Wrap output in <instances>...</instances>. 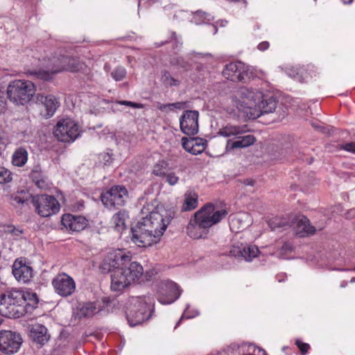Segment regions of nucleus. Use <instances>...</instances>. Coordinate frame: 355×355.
I'll return each instance as SVG.
<instances>
[{
	"label": "nucleus",
	"instance_id": "obj_1",
	"mask_svg": "<svg viewBox=\"0 0 355 355\" xmlns=\"http://www.w3.org/2000/svg\"><path fill=\"white\" fill-rule=\"evenodd\" d=\"M100 268L102 272H111V289L114 291H122L144 274L142 266L131 261V257L121 250L109 254Z\"/></svg>",
	"mask_w": 355,
	"mask_h": 355
},
{
	"label": "nucleus",
	"instance_id": "obj_2",
	"mask_svg": "<svg viewBox=\"0 0 355 355\" xmlns=\"http://www.w3.org/2000/svg\"><path fill=\"white\" fill-rule=\"evenodd\" d=\"M169 220L157 211H152L132 227V239L139 247L157 243L165 232Z\"/></svg>",
	"mask_w": 355,
	"mask_h": 355
},
{
	"label": "nucleus",
	"instance_id": "obj_3",
	"mask_svg": "<svg viewBox=\"0 0 355 355\" xmlns=\"http://www.w3.org/2000/svg\"><path fill=\"white\" fill-rule=\"evenodd\" d=\"M236 107L255 119L264 114L273 112L277 105V100L272 96L264 95L252 88L241 87L236 93Z\"/></svg>",
	"mask_w": 355,
	"mask_h": 355
},
{
	"label": "nucleus",
	"instance_id": "obj_4",
	"mask_svg": "<svg viewBox=\"0 0 355 355\" xmlns=\"http://www.w3.org/2000/svg\"><path fill=\"white\" fill-rule=\"evenodd\" d=\"M37 294L30 291L12 290L0 297V314L10 318H19L31 313L37 307Z\"/></svg>",
	"mask_w": 355,
	"mask_h": 355
},
{
	"label": "nucleus",
	"instance_id": "obj_5",
	"mask_svg": "<svg viewBox=\"0 0 355 355\" xmlns=\"http://www.w3.org/2000/svg\"><path fill=\"white\" fill-rule=\"evenodd\" d=\"M226 209H215L214 205L207 203L195 213L187 225V234L194 239L206 236L208 230L226 217Z\"/></svg>",
	"mask_w": 355,
	"mask_h": 355
},
{
	"label": "nucleus",
	"instance_id": "obj_6",
	"mask_svg": "<svg viewBox=\"0 0 355 355\" xmlns=\"http://www.w3.org/2000/svg\"><path fill=\"white\" fill-rule=\"evenodd\" d=\"M31 199L37 214L42 217H49L60 211V203L54 196L48 195L33 196L27 190L17 191L12 195L10 202L14 207H21L27 205Z\"/></svg>",
	"mask_w": 355,
	"mask_h": 355
},
{
	"label": "nucleus",
	"instance_id": "obj_7",
	"mask_svg": "<svg viewBox=\"0 0 355 355\" xmlns=\"http://www.w3.org/2000/svg\"><path fill=\"white\" fill-rule=\"evenodd\" d=\"M46 67V70H33L29 71V73L39 79L47 80L51 78L52 74L62 71H78L81 69V65L77 58L59 54L48 58Z\"/></svg>",
	"mask_w": 355,
	"mask_h": 355
},
{
	"label": "nucleus",
	"instance_id": "obj_8",
	"mask_svg": "<svg viewBox=\"0 0 355 355\" xmlns=\"http://www.w3.org/2000/svg\"><path fill=\"white\" fill-rule=\"evenodd\" d=\"M153 311L152 299L150 296L134 297L130 301V307L126 314L130 327L143 323L148 320Z\"/></svg>",
	"mask_w": 355,
	"mask_h": 355
},
{
	"label": "nucleus",
	"instance_id": "obj_9",
	"mask_svg": "<svg viewBox=\"0 0 355 355\" xmlns=\"http://www.w3.org/2000/svg\"><path fill=\"white\" fill-rule=\"evenodd\" d=\"M248 131V125H227L226 126L220 128L218 134L224 137H235L236 140L233 141L231 139L227 140L226 144V149L227 150H232L236 148H244L254 144L256 141V138L252 135H248L241 136Z\"/></svg>",
	"mask_w": 355,
	"mask_h": 355
},
{
	"label": "nucleus",
	"instance_id": "obj_10",
	"mask_svg": "<svg viewBox=\"0 0 355 355\" xmlns=\"http://www.w3.org/2000/svg\"><path fill=\"white\" fill-rule=\"evenodd\" d=\"M35 92V85L26 80H15L7 87L8 98L17 105H24L29 102Z\"/></svg>",
	"mask_w": 355,
	"mask_h": 355
},
{
	"label": "nucleus",
	"instance_id": "obj_11",
	"mask_svg": "<svg viewBox=\"0 0 355 355\" xmlns=\"http://www.w3.org/2000/svg\"><path fill=\"white\" fill-rule=\"evenodd\" d=\"M53 134L59 141L70 143L74 141L79 137L80 128L73 120L63 119L57 123Z\"/></svg>",
	"mask_w": 355,
	"mask_h": 355
},
{
	"label": "nucleus",
	"instance_id": "obj_12",
	"mask_svg": "<svg viewBox=\"0 0 355 355\" xmlns=\"http://www.w3.org/2000/svg\"><path fill=\"white\" fill-rule=\"evenodd\" d=\"M23 343L19 333L10 330L0 331V352L5 355L17 353Z\"/></svg>",
	"mask_w": 355,
	"mask_h": 355
},
{
	"label": "nucleus",
	"instance_id": "obj_13",
	"mask_svg": "<svg viewBox=\"0 0 355 355\" xmlns=\"http://www.w3.org/2000/svg\"><path fill=\"white\" fill-rule=\"evenodd\" d=\"M128 193L122 185H115L109 190L103 192L101 198L103 204L109 209L121 207L125 205Z\"/></svg>",
	"mask_w": 355,
	"mask_h": 355
},
{
	"label": "nucleus",
	"instance_id": "obj_14",
	"mask_svg": "<svg viewBox=\"0 0 355 355\" xmlns=\"http://www.w3.org/2000/svg\"><path fill=\"white\" fill-rule=\"evenodd\" d=\"M223 76L234 82H245L250 78L249 69L243 62H234L226 64L223 71Z\"/></svg>",
	"mask_w": 355,
	"mask_h": 355
},
{
	"label": "nucleus",
	"instance_id": "obj_15",
	"mask_svg": "<svg viewBox=\"0 0 355 355\" xmlns=\"http://www.w3.org/2000/svg\"><path fill=\"white\" fill-rule=\"evenodd\" d=\"M52 286L57 294L62 297L71 295L76 290V283L66 273L57 275L52 280Z\"/></svg>",
	"mask_w": 355,
	"mask_h": 355
},
{
	"label": "nucleus",
	"instance_id": "obj_16",
	"mask_svg": "<svg viewBox=\"0 0 355 355\" xmlns=\"http://www.w3.org/2000/svg\"><path fill=\"white\" fill-rule=\"evenodd\" d=\"M199 113L196 110H187L180 118L181 131L187 135H194L198 132Z\"/></svg>",
	"mask_w": 355,
	"mask_h": 355
},
{
	"label": "nucleus",
	"instance_id": "obj_17",
	"mask_svg": "<svg viewBox=\"0 0 355 355\" xmlns=\"http://www.w3.org/2000/svg\"><path fill=\"white\" fill-rule=\"evenodd\" d=\"M159 291L157 297L158 301L162 304H170L177 300L180 295L181 291L178 285L171 281H167Z\"/></svg>",
	"mask_w": 355,
	"mask_h": 355
},
{
	"label": "nucleus",
	"instance_id": "obj_18",
	"mask_svg": "<svg viewBox=\"0 0 355 355\" xmlns=\"http://www.w3.org/2000/svg\"><path fill=\"white\" fill-rule=\"evenodd\" d=\"M37 101L40 104V114L46 119L51 117L60 106L57 98L52 95H40Z\"/></svg>",
	"mask_w": 355,
	"mask_h": 355
},
{
	"label": "nucleus",
	"instance_id": "obj_19",
	"mask_svg": "<svg viewBox=\"0 0 355 355\" xmlns=\"http://www.w3.org/2000/svg\"><path fill=\"white\" fill-rule=\"evenodd\" d=\"M61 223L69 231L80 232L87 227V220L82 216L66 214L62 216Z\"/></svg>",
	"mask_w": 355,
	"mask_h": 355
},
{
	"label": "nucleus",
	"instance_id": "obj_20",
	"mask_svg": "<svg viewBox=\"0 0 355 355\" xmlns=\"http://www.w3.org/2000/svg\"><path fill=\"white\" fill-rule=\"evenodd\" d=\"M12 274L18 282L27 283L33 277V268L21 262L15 261L12 266Z\"/></svg>",
	"mask_w": 355,
	"mask_h": 355
},
{
	"label": "nucleus",
	"instance_id": "obj_21",
	"mask_svg": "<svg viewBox=\"0 0 355 355\" xmlns=\"http://www.w3.org/2000/svg\"><path fill=\"white\" fill-rule=\"evenodd\" d=\"M315 232V227L310 224L309 220L306 217L302 216L297 219L295 233L300 237H304L313 234Z\"/></svg>",
	"mask_w": 355,
	"mask_h": 355
},
{
	"label": "nucleus",
	"instance_id": "obj_22",
	"mask_svg": "<svg viewBox=\"0 0 355 355\" xmlns=\"http://www.w3.org/2000/svg\"><path fill=\"white\" fill-rule=\"evenodd\" d=\"M128 219V214L124 210H120L116 213L111 219V223L113 225L114 229L121 232L126 229V221Z\"/></svg>",
	"mask_w": 355,
	"mask_h": 355
},
{
	"label": "nucleus",
	"instance_id": "obj_23",
	"mask_svg": "<svg viewBox=\"0 0 355 355\" xmlns=\"http://www.w3.org/2000/svg\"><path fill=\"white\" fill-rule=\"evenodd\" d=\"M100 311V306H97L96 302H87L79 304L77 314L79 318H89Z\"/></svg>",
	"mask_w": 355,
	"mask_h": 355
},
{
	"label": "nucleus",
	"instance_id": "obj_24",
	"mask_svg": "<svg viewBox=\"0 0 355 355\" xmlns=\"http://www.w3.org/2000/svg\"><path fill=\"white\" fill-rule=\"evenodd\" d=\"M198 196L194 191H187L184 194V202L182 206V211H188L196 209L198 207Z\"/></svg>",
	"mask_w": 355,
	"mask_h": 355
},
{
	"label": "nucleus",
	"instance_id": "obj_25",
	"mask_svg": "<svg viewBox=\"0 0 355 355\" xmlns=\"http://www.w3.org/2000/svg\"><path fill=\"white\" fill-rule=\"evenodd\" d=\"M28 160V152L24 148L17 149L12 157V162L16 166H23Z\"/></svg>",
	"mask_w": 355,
	"mask_h": 355
},
{
	"label": "nucleus",
	"instance_id": "obj_26",
	"mask_svg": "<svg viewBox=\"0 0 355 355\" xmlns=\"http://www.w3.org/2000/svg\"><path fill=\"white\" fill-rule=\"evenodd\" d=\"M47 329L44 326H38L31 331V336L37 343L44 345L49 340L46 334Z\"/></svg>",
	"mask_w": 355,
	"mask_h": 355
},
{
	"label": "nucleus",
	"instance_id": "obj_27",
	"mask_svg": "<svg viewBox=\"0 0 355 355\" xmlns=\"http://www.w3.org/2000/svg\"><path fill=\"white\" fill-rule=\"evenodd\" d=\"M169 169V163L164 159H160L153 166V174L157 177H164Z\"/></svg>",
	"mask_w": 355,
	"mask_h": 355
},
{
	"label": "nucleus",
	"instance_id": "obj_28",
	"mask_svg": "<svg viewBox=\"0 0 355 355\" xmlns=\"http://www.w3.org/2000/svg\"><path fill=\"white\" fill-rule=\"evenodd\" d=\"M187 107V102H175L168 104L158 103L157 107L162 112L168 113L170 112H173L175 110H184Z\"/></svg>",
	"mask_w": 355,
	"mask_h": 355
},
{
	"label": "nucleus",
	"instance_id": "obj_29",
	"mask_svg": "<svg viewBox=\"0 0 355 355\" xmlns=\"http://www.w3.org/2000/svg\"><path fill=\"white\" fill-rule=\"evenodd\" d=\"M259 252V250L255 245L243 246V259L247 261L257 257Z\"/></svg>",
	"mask_w": 355,
	"mask_h": 355
},
{
	"label": "nucleus",
	"instance_id": "obj_30",
	"mask_svg": "<svg viewBox=\"0 0 355 355\" xmlns=\"http://www.w3.org/2000/svg\"><path fill=\"white\" fill-rule=\"evenodd\" d=\"M268 224L272 231H276L280 228L290 226L288 222H286L284 220L277 217L270 219L268 222Z\"/></svg>",
	"mask_w": 355,
	"mask_h": 355
},
{
	"label": "nucleus",
	"instance_id": "obj_31",
	"mask_svg": "<svg viewBox=\"0 0 355 355\" xmlns=\"http://www.w3.org/2000/svg\"><path fill=\"white\" fill-rule=\"evenodd\" d=\"M161 80L168 87L178 86L179 85V80L171 76L170 73L166 70L162 71Z\"/></svg>",
	"mask_w": 355,
	"mask_h": 355
},
{
	"label": "nucleus",
	"instance_id": "obj_32",
	"mask_svg": "<svg viewBox=\"0 0 355 355\" xmlns=\"http://www.w3.org/2000/svg\"><path fill=\"white\" fill-rule=\"evenodd\" d=\"M126 69L121 66H119L114 69L111 72V76L115 81H121L126 76Z\"/></svg>",
	"mask_w": 355,
	"mask_h": 355
},
{
	"label": "nucleus",
	"instance_id": "obj_33",
	"mask_svg": "<svg viewBox=\"0 0 355 355\" xmlns=\"http://www.w3.org/2000/svg\"><path fill=\"white\" fill-rule=\"evenodd\" d=\"M12 180V174L4 167H0V184L10 182Z\"/></svg>",
	"mask_w": 355,
	"mask_h": 355
},
{
	"label": "nucleus",
	"instance_id": "obj_34",
	"mask_svg": "<svg viewBox=\"0 0 355 355\" xmlns=\"http://www.w3.org/2000/svg\"><path fill=\"white\" fill-rule=\"evenodd\" d=\"M182 148L185 150L191 153L192 149L193 147V137H191V138L182 137Z\"/></svg>",
	"mask_w": 355,
	"mask_h": 355
},
{
	"label": "nucleus",
	"instance_id": "obj_35",
	"mask_svg": "<svg viewBox=\"0 0 355 355\" xmlns=\"http://www.w3.org/2000/svg\"><path fill=\"white\" fill-rule=\"evenodd\" d=\"M230 255L238 259L243 258V245L232 246L230 250Z\"/></svg>",
	"mask_w": 355,
	"mask_h": 355
},
{
	"label": "nucleus",
	"instance_id": "obj_36",
	"mask_svg": "<svg viewBox=\"0 0 355 355\" xmlns=\"http://www.w3.org/2000/svg\"><path fill=\"white\" fill-rule=\"evenodd\" d=\"M31 178L34 182L44 178L41 168L39 166H36L33 168L31 173Z\"/></svg>",
	"mask_w": 355,
	"mask_h": 355
},
{
	"label": "nucleus",
	"instance_id": "obj_37",
	"mask_svg": "<svg viewBox=\"0 0 355 355\" xmlns=\"http://www.w3.org/2000/svg\"><path fill=\"white\" fill-rule=\"evenodd\" d=\"M295 345L297 346L302 355L306 354L310 349V345L308 343H303L299 339L295 340Z\"/></svg>",
	"mask_w": 355,
	"mask_h": 355
},
{
	"label": "nucleus",
	"instance_id": "obj_38",
	"mask_svg": "<svg viewBox=\"0 0 355 355\" xmlns=\"http://www.w3.org/2000/svg\"><path fill=\"white\" fill-rule=\"evenodd\" d=\"M164 177L166 178V182L170 185H175L179 180V177L175 173H168Z\"/></svg>",
	"mask_w": 355,
	"mask_h": 355
},
{
	"label": "nucleus",
	"instance_id": "obj_39",
	"mask_svg": "<svg viewBox=\"0 0 355 355\" xmlns=\"http://www.w3.org/2000/svg\"><path fill=\"white\" fill-rule=\"evenodd\" d=\"M35 185L41 189H46L47 187V183L44 178H40V180L35 182Z\"/></svg>",
	"mask_w": 355,
	"mask_h": 355
},
{
	"label": "nucleus",
	"instance_id": "obj_40",
	"mask_svg": "<svg viewBox=\"0 0 355 355\" xmlns=\"http://www.w3.org/2000/svg\"><path fill=\"white\" fill-rule=\"evenodd\" d=\"M102 158L105 164H110L113 160L112 155L109 153L102 154Z\"/></svg>",
	"mask_w": 355,
	"mask_h": 355
},
{
	"label": "nucleus",
	"instance_id": "obj_41",
	"mask_svg": "<svg viewBox=\"0 0 355 355\" xmlns=\"http://www.w3.org/2000/svg\"><path fill=\"white\" fill-rule=\"evenodd\" d=\"M205 147L203 146H195L193 145L191 154L193 155H198L204 151Z\"/></svg>",
	"mask_w": 355,
	"mask_h": 355
},
{
	"label": "nucleus",
	"instance_id": "obj_42",
	"mask_svg": "<svg viewBox=\"0 0 355 355\" xmlns=\"http://www.w3.org/2000/svg\"><path fill=\"white\" fill-rule=\"evenodd\" d=\"M193 145L195 146H203L205 147L207 141L198 137H193Z\"/></svg>",
	"mask_w": 355,
	"mask_h": 355
},
{
	"label": "nucleus",
	"instance_id": "obj_43",
	"mask_svg": "<svg viewBox=\"0 0 355 355\" xmlns=\"http://www.w3.org/2000/svg\"><path fill=\"white\" fill-rule=\"evenodd\" d=\"M193 145L195 146H203L205 147L207 141L198 137H193Z\"/></svg>",
	"mask_w": 355,
	"mask_h": 355
},
{
	"label": "nucleus",
	"instance_id": "obj_44",
	"mask_svg": "<svg viewBox=\"0 0 355 355\" xmlns=\"http://www.w3.org/2000/svg\"><path fill=\"white\" fill-rule=\"evenodd\" d=\"M198 56H200L202 59H208V60H214V56L210 53H193Z\"/></svg>",
	"mask_w": 355,
	"mask_h": 355
},
{
	"label": "nucleus",
	"instance_id": "obj_45",
	"mask_svg": "<svg viewBox=\"0 0 355 355\" xmlns=\"http://www.w3.org/2000/svg\"><path fill=\"white\" fill-rule=\"evenodd\" d=\"M4 92L0 89V112L4 109Z\"/></svg>",
	"mask_w": 355,
	"mask_h": 355
},
{
	"label": "nucleus",
	"instance_id": "obj_46",
	"mask_svg": "<svg viewBox=\"0 0 355 355\" xmlns=\"http://www.w3.org/2000/svg\"><path fill=\"white\" fill-rule=\"evenodd\" d=\"M257 48L260 51H265L269 48V43L268 42H262L259 44Z\"/></svg>",
	"mask_w": 355,
	"mask_h": 355
},
{
	"label": "nucleus",
	"instance_id": "obj_47",
	"mask_svg": "<svg viewBox=\"0 0 355 355\" xmlns=\"http://www.w3.org/2000/svg\"><path fill=\"white\" fill-rule=\"evenodd\" d=\"M345 149L347 151L355 153V142L347 144L345 145Z\"/></svg>",
	"mask_w": 355,
	"mask_h": 355
},
{
	"label": "nucleus",
	"instance_id": "obj_48",
	"mask_svg": "<svg viewBox=\"0 0 355 355\" xmlns=\"http://www.w3.org/2000/svg\"><path fill=\"white\" fill-rule=\"evenodd\" d=\"M292 250H293L292 245L288 243H285L282 247V250L285 251V252L291 251Z\"/></svg>",
	"mask_w": 355,
	"mask_h": 355
},
{
	"label": "nucleus",
	"instance_id": "obj_49",
	"mask_svg": "<svg viewBox=\"0 0 355 355\" xmlns=\"http://www.w3.org/2000/svg\"><path fill=\"white\" fill-rule=\"evenodd\" d=\"M130 107H132L133 108L141 109L144 108V105L141 103L130 101Z\"/></svg>",
	"mask_w": 355,
	"mask_h": 355
},
{
	"label": "nucleus",
	"instance_id": "obj_50",
	"mask_svg": "<svg viewBox=\"0 0 355 355\" xmlns=\"http://www.w3.org/2000/svg\"><path fill=\"white\" fill-rule=\"evenodd\" d=\"M254 180L250 178L246 179L243 181V184L246 186H254Z\"/></svg>",
	"mask_w": 355,
	"mask_h": 355
},
{
	"label": "nucleus",
	"instance_id": "obj_51",
	"mask_svg": "<svg viewBox=\"0 0 355 355\" xmlns=\"http://www.w3.org/2000/svg\"><path fill=\"white\" fill-rule=\"evenodd\" d=\"M11 233L15 236H20L22 234V231L16 228H13L11 230Z\"/></svg>",
	"mask_w": 355,
	"mask_h": 355
},
{
	"label": "nucleus",
	"instance_id": "obj_52",
	"mask_svg": "<svg viewBox=\"0 0 355 355\" xmlns=\"http://www.w3.org/2000/svg\"><path fill=\"white\" fill-rule=\"evenodd\" d=\"M119 105L130 106V101H120L118 102Z\"/></svg>",
	"mask_w": 355,
	"mask_h": 355
},
{
	"label": "nucleus",
	"instance_id": "obj_53",
	"mask_svg": "<svg viewBox=\"0 0 355 355\" xmlns=\"http://www.w3.org/2000/svg\"><path fill=\"white\" fill-rule=\"evenodd\" d=\"M349 217H354L355 216V209H351L348 211Z\"/></svg>",
	"mask_w": 355,
	"mask_h": 355
},
{
	"label": "nucleus",
	"instance_id": "obj_54",
	"mask_svg": "<svg viewBox=\"0 0 355 355\" xmlns=\"http://www.w3.org/2000/svg\"><path fill=\"white\" fill-rule=\"evenodd\" d=\"M341 1L344 4H346V5L351 4L353 1V0H341Z\"/></svg>",
	"mask_w": 355,
	"mask_h": 355
},
{
	"label": "nucleus",
	"instance_id": "obj_55",
	"mask_svg": "<svg viewBox=\"0 0 355 355\" xmlns=\"http://www.w3.org/2000/svg\"><path fill=\"white\" fill-rule=\"evenodd\" d=\"M148 211H149V209L146 207H144V208L141 209V212L143 214H146Z\"/></svg>",
	"mask_w": 355,
	"mask_h": 355
},
{
	"label": "nucleus",
	"instance_id": "obj_56",
	"mask_svg": "<svg viewBox=\"0 0 355 355\" xmlns=\"http://www.w3.org/2000/svg\"><path fill=\"white\" fill-rule=\"evenodd\" d=\"M239 218H237V217H234V218H232V223L233 225H234V223H236V222H237V221H239Z\"/></svg>",
	"mask_w": 355,
	"mask_h": 355
},
{
	"label": "nucleus",
	"instance_id": "obj_57",
	"mask_svg": "<svg viewBox=\"0 0 355 355\" xmlns=\"http://www.w3.org/2000/svg\"><path fill=\"white\" fill-rule=\"evenodd\" d=\"M313 127H314L315 128L318 129L320 127L317 125H315L313 123L311 124Z\"/></svg>",
	"mask_w": 355,
	"mask_h": 355
},
{
	"label": "nucleus",
	"instance_id": "obj_58",
	"mask_svg": "<svg viewBox=\"0 0 355 355\" xmlns=\"http://www.w3.org/2000/svg\"><path fill=\"white\" fill-rule=\"evenodd\" d=\"M184 317H186V318H190V316H187L185 313H183V315H182V318H184Z\"/></svg>",
	"mask_w": 355,
	"mask_h": 355
},
{
	"label": "nucleus",
	"instance_id": "obj_59",
	"mask_svg": "<svg viewBox=\"0 0 355 355\" xmlns=\"http://www.w3.org/2000/svg\"><path fill=\"white\" fill-rule=\"evenodd\" d=\"M350 282L351 283H354L355 282V277H352L350 280Z\"/></svg>",
	"mask_w": 355,
	"mask_h": 355
},
{
	"label": "nucleus",
	"instance_id": "obj_60",
	"mask_svg": "<svg viewBox=\"0 0 355 355\" xmlns=\"http://www.w3.org/2000/svg\"><path fill=\"white\" fill-rule=\"evenodd\" d=\"M171 36H172V37H175V33L173 32L171 33Z\"/></svg>",
	"mask_w": 355,
	"mask_h": 355
},
{
	"label": "nucleus",
	"instance_id": "obj_61",
	"mask_svg": "<svg viewBox=\"0 0 355 355\" xmlns=\"http://www.w3.org/2000/svg\"><path fill=\"white\" fill-rule=\"evenodd\" d=\"M180 64V66H181L182 67H187V64Z\"/></svg>",
	"mask_w": 355,
	"mask_h": 355
},
{
	"label": "nucleus",
	"instance_id": "obj_62",
	"mask_svg": "<svg viewBox=\"0 0 355 355\" xmlns=\"http://www.w3.org/2000/svg\"><path fill=\"white\" fill-rule=\"evenodd\" d=\"M182 319V318H180L179 322H178L177 325H178V324H180V322H181Z\"/></svg>",
	"mask_w": 355,
	"mask_h": 355
},
{
	"label": "nucleus",
	"instance_id": "obj_63",
	"mask_svg": "<svg viewBox=\"0 0 355 355\" xmlns=\"http://www.w3.org/2000/svg\"><path fill=\"white\" fill-rule=\"evenodd\" d=\"M182 319V318H180L179 322H178L177 325H178V324H180V322H181Z\"/></svg>",
	"mask_w": 355,
	"mask_h": 355
},
{
	"label": "nucleus",
	"instance_id": "obj_64",
	"mask_svg": "<svg viewBox=\"0 0 355 355\" xmlns=\"http://www.w3.org/2000/svg\"><path fill=\"white\" fill-rule=\"evenodd\" d=\"M182 319V318H180L179 322H178L177 325H178V324H180V322H181Z\"/></svg>",
	"mask_w": 355,
	"mask_h": 355
}]
</instances>
